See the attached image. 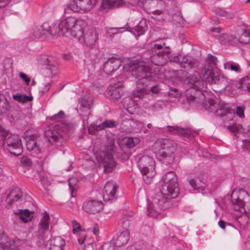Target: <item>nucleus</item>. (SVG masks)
<instances>
[{"label": "nucleus", "mask_w": 250, "mask_h": 250, "mask_svg": "<svg viewBox=\"0 0 250 250\" xmlns=\"http://www.w3.org/2000/svg\"><path fill=\"white\" fill-rule=\"evenodd\" d=\"M187 89L185 95L189 103L196 102L202 104L205 109L211 112L215 113L220 117L231 114L232 110L226 106L223 103L217 104L213 98H209L208 102H205V96L202 92L206 82L200 77L196 75H189L185 80Z\"/></svg>", "instance_id": "obj_1"}, {"label": "nucleus", "mask_w": 250, "mask_h": 250, "mask_svg": "<svg viewBox=\"0 0 250 250\" xmlns=\"http://www.w3.org/2000/svg\"><path fill=\"white\" fill-rule=\"evenodd\" d=\"M58 34L66 37H72L80 40L83 35V28L78 24L77 20L73 17H68L61 21L57 25Z\"/></svg>", "instance_id": "obj_2"}, {"label": "nucleus", "mask_w": 250, "mask_h": 250, "mask_svg": "<svg viewBox=\"0 0 250 250\" xmlns=\"http://www.w3.org/2000/svg\"><path fill=\"white\" fill-rule=\"evenodd\" d=\"M163 184L161 192L169 198H175L180 192L177 179L173 171L167 172L162 178Z\"/></svg>", "instance_id": "obj_3"}, {"label": "nucleus", "mask_w": 250, "mask_h": 250, "mask_svg": "<svg viewBox=\"0 0 250 250\" xmlns=\"http://www.w3.org/2000/svg\"><path fill=\"white\" fill-rule=\"evenodd\" d=\"M168 196L165 197L163 194L159 193L156 194L152 199L151 204H149L147 208V215L148 216L156 217L160 213L161 210H165L171 206V201L168 199Z\"/></svg>", "instance_id": "obj_4"}, {"label": "nucleus", "mask_w": 250, "mask_h": 250, "mask_svg": "<svg viewBox=\"0 0 250 250\" xmlns=\"http://www.w3.org/2000/svg\"><path fill=\"white\" fill-rule=\"evenodd\" d=\"M160 91L158 84L155 83L152 77L149 80L142 79L137 83L136 89L133 91L134 97L142 99L145 98L150 92L153 94H158Z\"/></svg>", "instance_id": "obj_5"}, {"label": "nucleus", "mask_w": 250, "mask_h": 250, "mask_svg": "<svg viewBox=\"0 0 250 250\" xmlns=\"http://www.w3.org/2000/svg\"><path fill=\"white\" fill-rule=\"evenodd\" d=\"M230 200L236 210L242 213L250 211V195L245 190L241 189L239 193L233 191Z\"/></svg>", "instance_id": "obj_6"}, {"label": "nucleus", "mask_w": 250, "mask_h": 250, "mask_svg": "<svg viewBox=\"0 0 250 250\" xmlns=\"http://www.w3.org/2000/svg\"><path fill=\"white\" fill-rule=\"evenodd\" d=\"M138 163L145 182L150 184L155 175V161L149 156H143L140 158Z\"/></svg>", "instance_id": "obj_7"}, {"label": "nucleus", "mask_w": 250, "mask_h": 250, "mask_svg": "<svg viewBox=\"0 0 250 250\" xmlns=\"http://www.w3.org/2000/svg\"><path fill=\"white\" fill-rule=\"evenodd\" d=\"M161 148L158 151L159 155L164 158L163 162L166 165H170L174 161V152L177 148V145L173 141L163 139L160 141Z\"/></svg>", "instance_id": "obj_8"}, {"label": "nucleus", "mask_w": 250, "mask_h": 250, "mask_svg": "<svg viewBox=\"0 0 250 250\" xmlns=\"http://www.w3.org/2000/svg\"><path fill=\"white\" fill-rule=\"evenodd\" d=\"M114 143L109 142L105 146V149L100 152V155L105 172L112 171L115 167L116 163L113 159V153L116 151Z\"/></svg>", "instance_id": "obj_9"}, {"label": "nucleus", "mask_w": 250, "mask_h": 250, "mask_svg": "<svg viewBox=\"0 0 250 250\" xmlns=\"http://www.w3.org/2000/svg\"><path fill=\"white\" fill-rule=\"evenodd\" d=\"M130 71L132 76L138 79L136 82L137 85L140 80H148L152 77L151 68L146 62L143 61H135L130 66Z\"/></svg>", "instance_id": "obj_10"}, {"label": "nucleus", "mask_w": 250, "mask_h": 250, "mask_svg": "<svg viewBox=\"0 0 250 250\" xmlns=\"http://www.w3.org/2000/svg\"><path fill=\"white\" fill-rule=\"evenodd\" d=\"M62 126H54L52 129H48L44 131V135L48 141L51 144L58 142L63 135V130L68 132H72L74 130V125L71 123L62 124Z\"/></svg>", "instance_id": "obj_11"}, {"label": "nucleus", "mask_w": 250, "mask_h": 250, "mask_svg": "<svg viewBox=\"0 0 250 250\" xmlns=\"http://www.w3.org/2000/svg\"><path fill=\"white\" fill-rule=\"evenodd\" d=\"M50 224L49 214L45 211L43 217L41 219L39 225L38 235L37 237V245L39 247L45 248L47 245L48 237L47 233Z\"/></svg>", "instance_id": "obj_12"}, {"label": "nucleus", "mask_w": 250, "mask_h": 250, "mask_svg": "<svg viewBox=\"0 0 250 250\" xmlns=\"http://www.w3.org/2000/svg\"><path fill=\"white\" fill-rule=\"evenodd\" d=\"M155 49H161L164 48L167 50H162L158 52L153 53L150 56V60L152 63L157 66H163L170 58V51L168 50L169 47L165 46V44H155L154 45Z\"/></svg>", "instance_id": "obj_13"}, {"label": "nucleus", "mask_w": 250, "mask_h": 250, "mask_svg": "<svg viewBox=\"0 0 250 250\" xmlns=\"http://www.w3.org/2000/svg\"><path fill=\"white\" fill-rule=\"evenodd\" d=\"M2 143L1 146L6 145V149L12 150V145H16L17 151H21V139L15 135H11L10 132L3 131L1 134Z\"/></svg>", "instance_id": "obj_14"}, {"label": "nucleus", "mask_w": 250, "mask_h": 250, "mask_svg": "<svg viewBox=\"0 0 250 250\" xmlns=\"http://www.w3.org/2000/svg\"><path fill=\"white\" fill-rule=\"evenodd\" d=\"M41 61L43 66L45 74L48 77L55 75L57 72V63L51 56L42 55Z\"/></svg>", "instance_id": "obj_15"}, {"label": "nucleus", "mask_w": 250, "mask_h": 250, "mask_svg": "<svg viewBox=\"0 0 250 250\" xmlns=\"http://www.w3.org/2000/svg\"><path fill=\"white\" fill-rule=\"evenodd\" d=\"M82 37L85 45L90 48L95 46L98 39L97 32L94 28L83 29Z\"/></svg>", "instance_id": "obj_16"}, {"label": "nucleus", "mask_w": 250, "mask_h": 250, "mask_svg": "<svg viewBox=\"0 0 250 250\" xmlns=\"http://www.w3.org/2000/svg\"><path fill=\"white\" fill-rule=\"evenodd\" d=\"M28 133L29 132L27 131L24 134L23 137L26 142V147L28 151L32 152V155L35 156L41 153V149L40 145L34 139V137Z\"/></svg>", "instance_id": "obj_17"}, {"label": "nucleus", "mask_w": 250, "mask_h": 250, "mask_svg": "<svg viewBox=\"0 0 250 250\" xmlns=\"http://www.w3.org/2000/svg\"><path fill=\"white\" fill-rule=\"evenodd\" d=\"M118 187L113 181H109L105 185L103 191V199L104 201H112L116 198V193Z\"/></svg>", "instance_id": "obj_18"}, {"label": "nucleus", "mask_w": 250, "mask_h": 250, "mask_svg": "<svg viewBox=\"0 0 250 250\" xmlns=\"http://www.w3.org/2000/svg\"><path fill=\"white\" fill-rule=\"evenodd\" d=\"M103 208L104 205L103 202L96 200H88L83 206V210L89 214L98 213Z\"/></svg>", "instance_id": "obj_19"}, {"label": "nucleus", "mask_w": 250, "mask_h": 250, "mask_svg": "<svg viewBox=\"0 0 250 250\" xmlns=\"http://www.w3.org/2000/svg\"><path fill=\"white\" fill-rule=\"evenodd\" d=\"M173 61L176 62H179L181 66L188 70L196 68L198 64L196 60L187 57H183L181 55L174 57Z\"/></svg>", "instance_id": "obj_20"}, {"label": "nucleus", "mask_w": 250, "mask_h": 250, "mask_svg": "<svg viewBox=\"0 0 250 250\" xmlns=\"http://www.w3.org/2000/svg\"><path fill=\"white\" fill-rule=\"evenodd\" d=\"M122 65L121 60L116 58H109L104 64V71L108 75H111Z\"/></svg>", "instance_id": "obj_21"}, {"label": "nucleus", "mask_w": 250, "mask_h": 250, "mask_svg": "<svg viewBox=\"0 0 250 250\" xmlns=\"http://www.w3.org/2000/svg\"><path fill=\"white\" fill-rule=\"evenodd\" d=\"M129 226L130 223L127 220L123 222V226L126 230L122 232L116 239L114 242V245L116 247H120L123 246L125 245L129 241V233L127 229Z\"/></svg>", "instance_id": "obj_22"}, {"label": "nucleus", "mask_w": 250, "mask_h": 250, "mask_svg": "<svg viewBox=\"0 0 250 250\" xmlns=\"http://www.w3.org/2000/svg\"><path fill=\"white\" fill-rule=\"evenodd\" d=\"M123 82L119 81L118 83L111 84L108 88V94L114 101L118 100L123 94L122 89Z\"/></svg>", "instance_id": "obj_23"}, {"label": "nucleus", "mask_w": 250, "mask_h": 250, "mask_svg": "<svg viewBox=\"0 0 250 250\" xmlns=\"http://www.w3.org/2000/svg\"><path fill=\"white\" fill-rule=\"evenodd\" d=\"M204 77L211 83H225L228 78L222 75L217 69H213L210 74H205Z\"/></svg>", "instance_id": "obj_24"}, {"label": "nucleus", "mask_w": 250, "mask_h": 250, "mask_svg": "<svg viewBox=\"0 0 250 250\" xmlns=\"http://www.w3.org/2000/svg\"><path fill=\"white\" fill-rule=\"evenodd\" d=\"M168 131L172 134L181 135L185 138H189L194 137L195 131H191L190 129L187 128H181L176 125L167 126Z\"/></svg>", "instance_id": "obj_25"}, {"label": "nucleus", "mask_w": 250, "mask_h": 250, "mask_svg": "<svg viewBox=\"0 0 250 250\" xmlns=\"http://www.w3.org/2000/svg\"><path fill=\"white\" fill-rule=\"evenodd\" d=\"M23 197L21 190L19 188L13 189L5 199L6 202L9 205H13L15 202L21 201Z\"/></svg>", "instance_id": "obj_26"}, {"label": "nucleus", "mask_w": 250, "mask_h": 250, "mask_svg": "<svg viewBox=\"0 0 250 250\" xmlns=\"http://www.w3.org/2000/svg\"><path fill=\"white\" fill-rule=\"evenodd\" d=\"M218 62L217 58L209 54L207 58L206 63L204 66L205 74H210L213 69H217L216 64Z\"/></svg>", "instance_id": "obj_27"}, {"label": "nucleus", "mask_w": 250, "mask_h": 250, "mask_svg": "<svg viewBox=\"0 0 250 250\" xmlns=\"http://www.w3.org/2000/svg\"><path fill=\"white\" fill-rule=\"evenodd\" d=\"M140 142V140L136 137H121L118 141V145L122 147L124 146V143L128 148H132Z\"/></svg>", "instance_id": "obj_28"}, {"label": "nucleus", "mask_w": 250, "mask_h": 250, "mask_svg": "<svg viewBox=\"0 0 250 250\" xmlns=\"http://www.w3.org/2000/svg\"><path fill=\"white\" fill-rule=\"evenodd\" d=\"M41 25L44 36L46 37L58 35L56 24H50L48 22H45Z\"/></svg>", "instance_id": "obj_29"}, {"label": "nucleus", "mask_w": 250, "mask_h": 250, "mask_svg": "<svg viewBox=\"0 0 250 250\" xmlns=\"http://www.w3.org/2000/svg\"><path fill=\"white\" fill-rule=\"evenodd\" d=\"M65 245V241L62 238L55 237L50 240L49 250H63Z\"/></svg>", "instance_id": "obj_30"}, {"label": "nucleus", "mask_w": 250, "mask_h": 250, "mask_svg": "<svg viewBox=\"0 0 250 250\" xmlns=\"http://www.w3.org/2000/svg\"><path fill=\"white\" fill-rule=\"evenodd\" d=\"M125 4L124 0H102L101 8L106 9L109 8L119 7Z\"/></svg>", "instance_id": "obj_31"}, {"label": "nucleus", "mask_w": 250, "mask_h": 250, "mask_svg": "<svg viewBox=\"0 0 250 250\" xmlns=\"http://www.w3.org/2000/svg\"><path fill=\"white\" fill-rule=\"evenodd\" d=\"M33 211H30L28 209H19L14 213L19 216V218L24 223H28L31 221Z\"/></svg>", "instance_id": "obj_32"}, {"label": "nucleus", "mask_w": 250, "mask_h": 250, "mask_svg": "<svg viewBox=\"0 0 250 250\" xmlns=\"http://www.w3.org/2000/svg\"><path fill=\"white\" fill-rule=\"evenodd\" d=\"M238 38L239 42L243 44H248L250 42V30L240 29L238 31L237 35H235Z\"/></svg>", "instance_id": "obj_33"}, {"label": "nucleus", "mask_w": 250, "mask_h": 250, "mask_svg": "<svg viewBox=\"0 0 250 250\" xmlns=\"http://www.w3.org/2000/svg\"><path fill=\"white\" fill-rule=\"evenodd\" d=\"M15 245L13 241H12L6 235L2 234L0 236V250L6 249H14Z\"/></svg>", "instance_id": "obj_34"}, {"label": "nucleus", "mask_w": 250, "mask_h": 250, "mask_svg": "<svg viewBox=\"0 0 250 250\" xmlns=\"http://www.w3.org/2000/svg\"><path fill=\"white\" fill-rule=\"evenodd\" d=\"M93 105V102L91 99H87L85 97L83 98L81 102V107L80 110L82 112L85 111L86 114L88 115L90 113L89 110Z\"/></svg>", "instance_id": "obj_35"}, {"label": "nucleus", "mask_w": 250, "mask_h": 250, "mask_svg": "<svg viewBox=\"0 0 250 250\" xmlns=\"http://www.w3.org/2000/svg\"><path fill=\"white\" fill-rule=\"evenodd\" d=\"M188 183L194 189L203 190L205 189V184L199 178L190 179Z\"/></svg>", "instance_id": "obj_36"}, {"label": "nucleus", "mask_w": 250, "mask_h": 250, "mask_svg": "<svg viewBox=\"0 0 250 250\" xmlns=\"http://www.w3.org/2000/svg\"><path fill=\"white\" fill-rule=\"evenodd\" d=\"M83 10H89L97 3V0H78Z\"/></svg>", "instance_id": "obj_37"}, {"label": "nucleus", "mask_w": 250, "mask_h": 250, "mask_svg": "<svg viewBox=\"0 0 250 250\" xmlns=\"http://www.w3.org/2000/svg\"><path fill=\"white\" fill-rule=\"evenodd\" d=\"M13 98L14 100L21 103H24L33 100V97L32 96H27L19 93L14 95L13 96Z\"/></svg>", "instance_id": "obj_38"}, {"label": "nucleus", "mask_w": 250, "mask_h": 250, "mask_svg": "<svg viewBox=\"0 0 250 250\" xmlns=\"http://www.w3.org/2000/svg\"><path fill=\"white\" fill-rule=\"evenodd\" d=\"M116 122L112 120H106L98 125L96 127L98 130H103L105 128H112L116 126Z\"/></svg>", "instance_id": "obj_39"}, {"label": "nucleus", "mask_w": 250, "mask_h": 250, "mask_svg": "<svg viewBox=\"0 0 250 250\" xmlns=\"http://www.w3.org/2000/svg\"><path fill=\"white\" fill-rule=\"evenodd\" d=\"M32 34L36 38H40L42 36H44L41 25H39L33 27L32 29Z\"/></svg>", "instance_id": "obj_40"}, {"label": "nucleus", "mask_w": 250, "mask_h": 250, "mask_svg": "<svg viewBox=\"0 0 250 250\" xmlns=\"http://www.w3.org/2000/svg\"><path fill=\"white\" fill-rule=\"evenodd\" d=\"M80 3L78 0H73L68 5V7L71 10L74 12H78L80 9H82L81 7H79Z\"/></svg>", "instance_id": "obj_41"}, {"label": "nucleus", "mask_w": 250, "mask_h": 250, "mask_svg": "<svg viewBox=\"0 0 250 250\" xmlns=\"http://www.w3.org/2000/svg\"><path fill=\"white\" fill-rule=\"evenodd\" d=\"M227 128L231 132L236 133L242 129V126L240 124H233L231 125H227Z\"/></svg>", "instance_id": "obj_42"}, {"label": "nucleus", "mask_w": 250, "mask_h": 250, "mask_svg": "<svg viewBox=\"0 0 250 250\" xmlns=\"http://www.w3.org/2000/svg\"><path fill=\"white\" fill-rule=\"evenodd\" d=\"M77 182L78 180L76 177L71 178L68 180V185L71 190V196L73 197L75 196L73 194L74 190L75 189L74 186L76 185Z\"/></svg>", "instance_id": "obj_43"}, {"label": "nucleus", "mask_w": 250, "mask_h": 250, "mask_svg": "<svg viewBox=\"0 0 250 250\" xmlns=\"http://www.w3.org/2000/svg\"><path fill=\"white\" fill-rule=\"evenodd\" d=\"M146 3L150 5L153 9H155L159 5H162L164 2L162 0H146Z\"/></svg>", "instance_id": "obj_44"}, {"label": "nucleus", "mask_w": 250, "mask_h": 250, "mask_svg": "<svg viewBox=\"0 0 250 250\" xmlns=\"http://www.w3.org/2000/svg\"><path fill=\"white\" fill-rule=\"evenodd\" d=\"M226 88H227L229 86L231 88H234L235 87H238L239 86V82H237L236 81H232L231 80H229L228 79V81H226L225 82Z\"/></svg>", "instance_id": "obj_45"}, {"label": "nucleus", "mask_w": 250, "mask_h": 250, "mask_svg": "<svg viewBox=\"0 0 250 250\" xmlns=\"http://www.w3.org/2000/svg\"><path fill=\"white\" fill-rule=\"evenodd\" d=\"M250 77L249 76H247L241 79L239 81V86H238V88L241 89L244 86L247 87V85L250 84Z\"/></svg>", "instance_id": "obj_46"}, {"label": "nucleus", "mask_w": 250, "mask_h": 250, "mask_svg": "<svg viewBox=\"0 0 250 250\" xmlns=\"http://www.w3.org/2000/svg\"><path fill=\"white\" fill-rule=\"evenodd\" d=\"M11 147L13 148V149H12V150H10V149H7V150L12 155L15 156H18L21 155V153H22L23 148H22V146L21 145V151H18V152L17 151V150H16L17 149V147H16V145H12L11 146Z\"/></svg>", "instance_id": "obj_47"}, {"label": "nucleus", "mask_w": 250, "mask_h": 250, "mask_svg": "<svg viewBox=\"0 0 250 250\" xmlns=\"http://www.w3.org/2000/svg\"><path fill=\"white\" fill-rule=\"evenodd\" d=\"M214 11L216 13V14L218 16H220L221 17H225L227 18H232L233 16L231 15V16H229V15L227 13L226 11L225 10L219 8H216L215 9Z\"/></svg>", "instance_id": "obj_48"}, {"label": "nucleus", "mask_w": 250, "mask_h": 250, "mask_svg": "<svg viewBox=\"0 0 250 250\" xmlns=\"http://www.w3.org/2000/svg\"><path fill=\"white\" fill-rule=\"evenodd\" d=\"M122 104L125 109L128 110L129 105L133 104V102L129 97H126L123 99L122 101Z\"/></svg>", "instance_id": "obj_49"}, {"label": "nucleus", "mask_w": 250, "mask_h": 250, "mask_svg": "<svg viewBox=\"0 0 250 250\" xmlns=\"http://www.w3.org/2000/svg\"><path fill=\"white\" fill-rule=\"evenodd\" d=\"M115 247L110 242H107L103 245L100 250H115Z\"/></svg>", "instance_id": "obj_50"}, {"label": "nucleus", "mask_w": 250, "mask_h": 250, "mask_svg": "<svg viewBox=\"0 0 250 250\" xmlns=\"http://www.w3.org/2000/svg\"><path fill=\"white\" fill-rule=\"evenodd\" d=\"M242 148L244 151H248L250 153V140H244Z\"/></svg>", "instance_id": "obj_51"}, {"label": "nucleus", "mask_w": 250, "mask_h": 250, "mask_svg": "<svg viewBox=\"0 0 250 250\" xmlns=\"http://www.w3.org/2000/svg\"><path fill=\"white\" fill-rule=\"evenodd\" d=\"M72 226L73 227V232L75 233L78 231H81V225L80 224L75 220L72 221Z\"/></svg>", "instance_id": "obj_52"}, {"label": "nucleus", "mask_w": 250, "mask_h": 250, "mask_svg": "<svg viewBox=\"0 0 250 250\" xmlns=\"http://www.w3.org/2000/svg\"><path fill=\"white\" fill-rule=\"evenodd\" d=\"M245 107L243 106H237L236 109V114L240 118H243L244 115Z\"/></svg>", "instance_id": "obj_53"}, {"label": "nucleus", "mask_w": 250, "mask_h": 250, "mask_svg": "<svg viewBox=\"0 0 250 250\" xmlns=\"http://www.w3.org/2000/svg\"><path fill=\"white\" fill-rule=\"evenodd\" d=\"M21 162L24 166H30L32 164L31 160L26 156H23L21 158Z\"/></svg>", "instance_id": "obj_54"}, {"label": "nucleus", "mask_w": 250, "mask_h": 250, "mask_svg": "<svg viewBox=\"0 0 250 250\" xmlns=\"http://www.w3.org/2000/svg\"><path fill=\"white\" fill-rule=\"evenodd\" d=\"M135 30L137 34L135 35L136 36H139L140 35L143 34L145 31V28L140 25H137L135 27Z\"/></svg>", "instance_id": "obj_55"}, {"label": "nucleus", "mask_w": 250, "mask_h": 250, "mask_svg": "<svg viewBox=\"0 0 250 250\" xmlns=\"http://www.w3.org/2000/svg\"><path fill=\"white\" fill-rule=\"evenodd\" d=\"M64 117V113L62 111H59L57 114L53 115L51 119L52 120H60L63 119Z\"/></svg>", "instance_id": "obj_56"}, {"label": "nucleus", "mask_w": 250, "mask_h": 250, "mask_svg": "<svg viewBox=\"0 0 250 250\" xmlns=\"http://www.w3.org/2000/svg\"><path fill=\"white\" fill-rule=\"evenodd\" d=\"M2 102L3 104H2V106H1L0 113L6 111L9 108V104L7 100L4 99Z\"/></svg>", "instance_id": "obj_57"}, {"label": "nucleus", "mask_w": 250, "mask_h": 250, "mask_svg": "<svg viewBox=\"0 0 250 250\" xmlns=\"http://www.w3.org/2000/svg\"><path fill=\"white\" fill-rule=\"evenodd\" d=\"M98 125H91L90 126L88 129V132L89 134L92 135H95L97 131H100V130H98L96 126Z\"/></svg>", "instance_id": "obj_58"}, {"label": "nucleus", "mask_w": 250, "mask_h": 250, "mask_svg": "<svg viewBox=\"0 0 250 250\" xmlns=\"http://www.w3.org/2000/svg\"><path fill=\"white\" fill-rule=\"evenodd\" d=\"M20 77L21 79L24 80L26 85H28L30 81V79L27 77V76L23 72L20 73Z\"/></svg>", "instance_id": "obj_59"}, {"label": "nucleus", "mask_w": 250, "mask_h": 250, "mask_svg": "<svg viewBox=\"0 0 250 250\" xmlns=\"http://www.w3.org/2000/svg\"><path fill=\"white\" fill-rule=\"evenodd\" d=\"M169 96L176 98L179 95V92L176 88H171L169 91Z\"/></svg>", "instance_id": "obj_60"}, {"label": "nucleus", "mask_w": 250, "mask_h": 250, "mask_svg": "<svg viewBox=\"0 0 250 250\" xmlns=\"http://www.w3.org/2000/svg\"><path fill=\"white\" fill-rule=\"evenodd\" d=\"M230 68L231 70L240 72L239 65L238 64H234L233 63H230L229 64Z\"/></svg>", "instance_id": "obj_61"}, {"label": "nucleus", "mask_w": 250, "mask_h": 250, "mask_svg": "<svg viewBox=\"0 0 250 250\" xmlns=\"http://www.w3.org/2000/svg\"><path fill=\"white\" fill-rule=\"evenodd\" d=\"M175 19H174V21H177L180 24H183L184 23V19L182 16L180 15H177L175 17Z\"/></svg>", "instance_id": "obj_62"}, {"label": "nucleus", "mask_w": 250, "mask_h": 250, "mask_svg": "<svg viewBox=\"0 0 250 250\" xmlns=\"http://www.w3.org/2000/svg\"><path fill=\"white\" fill-rule=\"evenodd\" d=\"M81 237L78 238V241L80 244H82L83 243V242L84 241L85 238L86 237V234H85L84 232H82L81 234Z\"/></svg>", "instance_id": "obj_63"}, {"label": "nucleus", "mask_w": 250, "mask_h": 250, "mask_svg": "<svg viewBox=\"0 0 250 250\" xmlns=\"http://www.w3.org/2000/svg\"><path fill=\"white\" fill-rule=\"evenodd\" d=\"M94 246L93 243L87 244L85 246L84 250H95Z\"/></svg>", "instance_id": "obj_64"}]
</instances>
